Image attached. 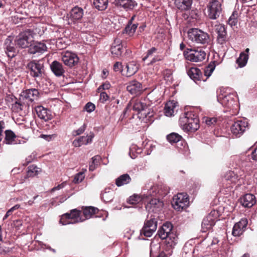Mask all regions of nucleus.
Returning <instances> with one entry per match:
<instances>
[{
	"mask_svg": "<svg viewBox=\"0 0 257 257\" xmlns=\"http://www.w3.org/2000/svg\"><path fill=\"white\" fill-rule=\"evenodd\" d=\"M27 67L30 70V74L34 78H41L44 72L43 64L40 61L33 60L30 62Z\"/></svg>",
	"mask_w": 257,
	"mask_h": 257,
	"instance_id": "16",
	"label": "nucleus"
},
{
	"mask_svg": "<svg viewBox=\"0 0 257 257\" xmlns=\"http://www.w3.org/2000/svg\"><path fill=\"white\" fill-rule=\"evenodd\" d=\"M157 216L156 217L155 215H151L149 218L148 216L144 225L140 231L141 234L146 237H151L157 229Z\"/></svg>",
	"mask_w": 257,
	"mask_h": 257,
	"instance_id": "9",
	"label": "nucleus"
},
{
	"mask_svg": "<svg viewBox=\"0 0 257 257\" xmlns=\"http://www.w3.org/2000/svg\"><path fill=\"white\" fill-rule=\"evenodd\" d=\"M131 181V178L128 174H124L120 175L115 180V184L118 187H120L124 185L129 183Z\"/></svg>",
	"mask_w": 257,
	"mask_h": 257,
	"instance_id": "38",
	"label": "nucleus"
},
{
	"mask_svg": "<svg viewBox=\"0 0 257 257\" xmlns=\"http://www.w3.org/2000/svg\"><path fill=\"white\" fill-rule=\"evenodd\" d=\"M95 108V105L91 102H88L85 106V109L88 112H91L94 110Z\"/></svg>",
	"mask_w": 257,
	"mask_h": 257,
	"instance_id": "57",
	"label": "nucleus"
},
{
	"mask_svg": "<svg viewBox=\"0 0 257 257\" xmlns=\"http://www.w3.org/2000/svg\"><path fill=\"white\" fill-rule=\"evenodd\" d=\"M187 74L195 82L197 81H205L201 70L196 67H191L187 71Z\"/></svg>",
	"mask_w": 257,
	"mask_h": 257,
	"instance_id": "25",
	"label": "nucleus"
},
{
	"mask_svg": "<svg viewBox=\"0 0 257 257\" xmlns=\"http://www.w3.org/2000/svg\"><path fill=\"white\" fill-rule=\"evenodd\" d=\"M138 26V24L137 23L131 25L127 24L124 29L123 30L122 33L126 34L130 37H132L135 33Z\"/></svg>",
	"mask_w": 257,
	"mask_h": 257,
	"instance_id": "41",
	"label": "nucleus"
},
{
	"mask_svg": "<svg viewBox=\"0 0 257 257\" xmlns=\"http://www.w3.org/2000/svg\"><path fill=\"white\" fill-rule=\"evenodd\" d=\"M62 60L65 65L72 67L78 63L79 58L76 54L66 51L62 54Z\"/></svg>",
	"mask_w": 257,
	"mask_h": 257,
	"instance_id": "18",
	"label": "nucleus"
},
{
	"mask_svg": "<svg viewBox=\"0 0 257 257\" xmlns=\"http://www.w3.org/2000/svg\"><path fill=\"white\" fill-rule=\"evenodd\" d=\"M240 202L245 207H251L256 202L255 197L252 194H246L240 198Z\"/></svg>",
	"mask_w": 257,
	"mask_h": 257,
	"instance_id": "32",
	"label": "nucleus"
},
{
	"mask_svg": "<svg viewBox=\"0 0 257 257\" xmlns=\"http://www.w3.org/2000/svg\"><path fill=\"white\" fill-rule=\"evenodd\" d=\"M157 49L155 47H152L148 50L147 52V55L143 58L144 61H146L147 59L150 56L152 55L154 53H156Z\"/></svg>",
	"mask_w": 257,
	"mask_h": 257,
	"instance_id": "55",
	"label": "nucleus"
},
{
	"mask_svg": "<svg viewBox=\"0 0 257 257\" xmlns=\"http://www.w3.org/2000/svg\"><path fill=\"white\" fill-rule=\"evenodd\" d=\"M193 0H175L176 7L181 11H187L191 8Z\"/></svg>",
	"mask_w": 257,
	"mask_h": 257,
	"instance_id": "35",
	"label": "nucleus"
},
{
	"mask_svg": "<svg viewBox=\"0 0 257 257\" xmlns=\"http://www.w3.org/2000/svg\"><path fill=\"white\" fill-rule=\"evenodd\" d=\"M11 251V249L8 247L1 246L0 247V253L2 254H6Z\"/></svg>",
	"mask_w": 257,
	"mask_h": 257,
	"instance_id": "60",
	"label": "nucleus"
},
{
	"mask_svg": "<svg viewBox=\"0 0 257 257\" xmlns=\"http://www.w3.org/2000/svg\"><path fill=\"white\" fill-rule=\"evenodd\" d=\"M83 15V9L77 6L75 7L67 15L66 20L68 24L73 26L76 30H80L81 28L79 26L78 24L81 23Z\"/></svg>",
	"mask_w": 257,
	"mask_h": 257,
	"instance_id": "7",
	"label": "nucleus"
},
{
	"mask_svg": "<svg viewBox=\"0 0 257 257\" xmlns=\"http://www.w3.org/2000/svg\"><path fill=\"white\" fill-rule=\"evenodd\" d=\"M94 7L99 11L105 10L108 6V0H93Z\"/></svg>",
	"mask_w": 257,
	"mask_h": 257,
	"instance_id": "43",
	"label": "nucleus"
},
{
	"mask_svg": "<svg viewBox=\"0 0 257 257\" xmlns=\"http://www.w3.org/2000/svg\"><path fill=\"white\" fill-rule=\"evenodd\" d=\"M126 69V73L125 74L127 77H130L135 74L138 70V66L134 62H132L127 64L125 66ZM124 75V74H123Z\"/></svg>",
	"mask_w": 257,
	"mask_h": 257,
	"instance_id": "40",
	"label": "nucleus"
},
{
	"mask_svg": "<svg viewBox=\"0 0 257 257\" xmlns=\"http://www.w3.org/2000/svg\"><path fill=\"white\" fill-rule=\"evenodd\" d=\"M65 184H66V183L63 182V183H61V184H59V185H57V186L53 187L52 189H51V191L52 192L56 190H60V189L64 188Z\"/></svg>",
	"mask_w": 257,
	"mask_h": 257,
	"instance_id": "61",
	"label": "nucleus"
},
{
	"mask_svg": "<svg viewBox=\"0 0 257 257\" xmlns=\"http://www.w3.org/2000/svg\"><path fill=\"white\" fill-rule=\"evenodd\" d=\"M141 200V199L140 198V196L136 195H134L130 197L127 202L130 204H136L137 202H139Z\"/></svg>",
	"mask_w": 257,
	"mask_h": 257,
	"instance_id": "53",
	"label": "nucleus"
},
{
	"mask_svg": "<svg viewBox=\"0 0 257 257\" xmlns=\"http://www.w3.org/2000/svg\"><path fill=\"white\" fill-rule=\"evenodd\" d=\"M127 90L132 95H137L143 90L142 85L137 80L130 81L126 87Z\"/></svg>",
	"mask_w": 257,
	"mask_h": 257,
	"instance_id": "24",
	"label": "nucleus"
},
{
	"mask_svg": "<svg viewBox=\"0 0 257 257\" xmlns=\"http://www.w3.org/2000/svg\"><path fill=\"white\" fill-rule=\"evenodd\" d=\"M35 111L38 116L41 119L48 121L52 118L51 111L41 105L36 106L35 107Z\"/></svg>",
	"mask_w": 257,
	"mask_h": 257,
	"instance_id": "26",
	"label": "nucleus"
},
{
	"mask_svg": "<svg viewBox=\"0 0 257 257\" xmlns=\"http://www.w3.org/2000/svg\"><path fill=\"white\" fill-rule=\"evenodd\" d=\"M142 152V148L138 147L136 145H133L130 147L129 154L131 158L134 159L137 157L138 155L140 154Z\"/></svg>",
	"mask_w": 257,
	"mask_h": 257,
	"instance_id": "45",
	"label": "nucleus"
},
{
	"mask_svg": "<svg viewBox=\"0 0 257 257\" xmlns=\"http://www.w3.org/2000/svg\"><path fill=\"white\" fill-rule=\"evenodd\" d=\"M39 92L35 88L28 89L23 91L20 95L25 100L27 105H29L30 102H33L35 99H37L39 97Z\"/></svg>",
	"mask_w": 257,
	"mask_h": 257,
	"instance_id": "20",
	"label": "nucleus"
},
{
	"mask_svg": "<svg viewBox=\"0 0 257 257\" xmlns=\"http://www.w3.org/2000/svg\"><path fill=\"white\" fill-rule=\"evenodd\" d=\"M245 177L243 170L239 171L238 172L229 171L224 175L223 183L225 184L227 188L232 187L236 184L239 186L243 182Z\"/></svg>",
	"mask_w": 257,
	"mask_h": 257,
	"instance_id": "5",
	"label": "nucleus"
},
{
	"mask_svg": "<svg viewBox=\"0 0 257 257\" xmlns=\"http://www.w3.org/2000/svg\"><path fill=\"white\" fill-rule=\"evenodd\" d=\"M200 111V107H192L183 114L180 118L179 122L183 130L194 132L199 128L198 113Z\"/></svg>",
	"mask_w": 257,
	"mask_h": 257,
	"instance_id": "1",
	"label": "nucleus"
},
{
	"mask_svg": "<svg viewBox=\"0 0 257 257\" xmlns=\"http://www.w3.org/2000/svg\"><path fill=\"white\" fill-rule=\"evenodd\" d=\"M248 221L246 218H243L236 223L232 228V234L234 236H239L245 231Z\"/></svg>",
	"mask_w": 257,
	"mask_h": 257,
	"instance_id": "23",
	"label": "nucleus"
},
{
	"mask_svg": "<svg viewBox=\"0 0 257 257\" xmlns=\"http://www.w3.org/2000/svg\"><path fill=\"white\" fill-rule=\"evenodd\" d=\"M80 211L76 209L72 210L70 213H66L62 215L59 221L60 223L63 225H65L82 222L83 220H81L80 218Z\"/></svg>",
	"mask_w": 257,
	"mask_h": 257,
	"instance_id": "14",
	"label": "nucleus"
},
{
	"mask_svg": "<svg viewBox=\"0 0 257 257\" xmlns=\"http://www.w3.org/2000/svg\"><path fill=\"white\" fill-rule=\"evenodd\" d=\"M110 86L111 85L109 82H105L99 86L97 88V92H101L104 90H108L110 88Z\"/></svg>",
	"mask_w": 257,
	"mask_h": 257,
	"instance_id": "54",
	"label": "nucleus"
},
{
	"mask_svg": "<svg viewBox=\"0 0 257 257\" xmlns=\"http://www.w3.org/2000/svg\"><path fill=\"white\" fill-rule=\"evenodd\" d=\"M146 99L136 100L133 104V110L138 112V118L146 123L154 121V112L151 111Z\"/></svg>",
	"mask_w": 257,
	"mask_h": 257,
	"instance_id": "3",
	"label": "nucleus"
},
{
	"mask_svg": "<svg viewBox=\"0 0 257 257\" xmlns=\"http://www.w3.org/2000/svg\"><path fill=\"white\" fill-rule=\"evenodd\" d=\"M238 14L237 11H233L231 15L228 20V24L231 27L235 26L238 22Z\"/></svg>",
	"mask_w": 257,
	"mask_h": 257,
	"instance_id": "47",
	"label": "nucleus"
},
{
	"mask_svg": "<svg viewBox=\"0 0 257 257\" xmlns=\"http://www.w3.org/2000/svg\"><path fill=\"white\" fill-rule=\"evenodd\" d=\"M113 70L115 72H122L123 69L122 68L121 63L119 62H116L113 65Z\"/></svg>",
	"mask_w": 257,
	"mask_h": 257,
	"instance_id": "56",
	"label": "nucleus"
},
{
	"mask_svg": "<svg viewBox=\"0 0 257 257\" xmlns=\"http://www.w3.org/2000/svg\"><path fill=\"white\" fill-rule=\"evenodd\" d=\"M187 34L188 39L194 45L204 46L210 42L209 35L201 29L191 28Z\"/></svg>",
	"mask_w": 257,
	"mask_h": 257,
	"instance_id": "4",
	"label": "nucleus"
},
{
	"mask_svg": "<svg viewBox=\"0 0 257 257\" xmlns=\"http://www.w3.org/2000/svg\"><path fill=\"white\" fill-rule=\"evenodd\" d=\"M84 179V173L83 172H79L75 176L73 182L75 183H79L82 182Z\"/></svg>",
	"mask_w": 257,
	"mask_h": 257,
	"instance_id": "51",
	"label": "nucleus"
},
{
	"mask_svg": "<svg viewBox=\"0 0 257 257\" xmlns=\"http://www.w3.org/2000/svg\"><path fill=\"white\" fill-rule=\"evenodd\" d=\"M38 168L36 166L32 165L28 167L27 171V177H33L38 174L39 172Z\"/></svg>",
	"mask_w": 257,
	"mask_h": 257,
	"instance_id": "49",
	"label": "nucleus"
},
{
	"mask_svg": "<svg viewBox=\"0 0 257 257\" xmlns=\"http://www.w3.org/2000/svg\"><path fill=\"white\" fill-rule=\"evenodd\" d=\"M86 128V124L84 123L83 125L80 127L78 130L74 131L73 132V135L74 136H76L83 134L85 131Z\"/></svg>",
	"mask_w": 257,
	"mask_h": 257,
	"instance_id": "52",
	"label": "nucleus"
},
{
	"mask_svg": "<svg viewBox=\"0 0 257 257\" xmlns=\"http://www.w3.org/2000/svg\"><path fill=\"white\" fill-rule=\"evenodd\" d=\"M38 243H39V244L40 245H41L42 247L44 246L45 247H46L47 249H48L49 250H50V251H52V252H53L54 253H55L56 252V250L54 248H52V247H51L49 245H47L44 243H43L42 241H38Z\"/></svg>",
	"mask_w": 257,
	"mask_h": 257,
	"instance_id": "62",
	"label": "nucleus"
},
{
	"mask_svg": "<svg viewBox=\"0 0 257 257\" xmlns=\"http://www.w3.org/2000/svg\"><path fill=\"white\" fill-rule=\"evenodd\" d=\"M207 16L211 20H216L221 14V4L218 0H211L207 5Z\"/></svg>",
	"mask_w": 257,
	"mask_h": 257,
	"instance_id": "11",
	"label": "nucleus"
},
{
	"mask_svg": "<svg viewBox=\"0 0 257 257\" xmlns=\"http://www.w3.org/2000/svg\"><path fill=\"white\" fill-rule=\"evenodd\" d=\"M115 2L118 6L123 8L126 11L133 10L138 5L135 0H115Z\"/></svg>",
	"mask_w": 257,
	"mask_h": 257,
	"instance_id": "31",
	"label": "nucleus"
},
{
	"mask_svg": "<svg viewBox=\"0 0 257 257\" xmlns=\"http://www.w3.org/2000/svg\"><path fill=\"white\" fill-rule=\"evenodd\" d=\"M146 189L144 190V193L141 195L142 199L148 198L150 196L152 197H164L169 192V187L165 184H160L151 186L149 189H147L146 192Z\"/></svg>",
	"mask_w": 257,
	"mask_h": 257,
	"instance_id": "8",
	"label": "nucleus"
},
{
	"mask_svg": "<svg viewBox=\"0 0 257 257\" xmlns=\"http://www.w3.org/2000/svg\"><path fill=\"white\" fill-rule=\"evenodd\" d=\"M99 92L100 93L99 100L101 102L104 103L108 99L109 96L105 92L101 91Z\"/></svg>",
	"mask_w": 257,
	"mask_h": 257,
	"instance_id": "58",
	"label": "nucleus"
},
{
	"mask_svg": "<svg viewBox=\"0 0 257 257\" xmlns=\"http://www.w3.org/2000/svg\"><path fill=\"white\" fill-rule=\"evenodd\" d=\"M167 139L169 143L173 144L180 141L182 137L177 133H172L167 136Z\"/></svg>",
	"mask_w": 257,
	"mask_h": 257,
	"instance_id": "46",
	"label": "nucleus"
},
{
	"mask_svg": "<svg viewBox=\"0 0 257 257\" xmlns=\"http://www.w3.org/2000/svg\"><path fill=\"white\" fill-rule=\"evenodd\" d=\"M110 50L113 57H118L121 56L122 52L121 40L118 38L115 39L112 44Z\"/></svg>",
	"mask_w": 257,
	"mask_h": 257,
	"instance_id": "30",
	"label": "nucleus"
},
{
	"mask_svg": "<svg viewBox=\"0 0 257 257\" xmlns=\"http://www.w3.org/2000/svg\"><path fill=\"white\" fill-rule=\"evenodd\" d=\"M184 55L187 60L198 62H201L205 59L206 53L201 49H188L184 51Z\"/></svg>",
	"mask_w": 257,
	"mask_h": 257,
	"instance_id": "10",
	"label": "nucleus"
},
{
	"mask_svg": "<svg viewBox=\"0 0 257 257\" xmlns=\"http://www.w3.org/2000/svg\"><path fill=\"white\" fill-rule=\"evenodd\" d=\"M50 68L53 73L57 77L63 76L65 73L63 65L57 61H54L51 64Z\"/></svg>",
	"mask_w": 257,
	"mask_h": 257,
	"instance_id": "33",
	"label": "nucleus"
},
{
	"mask_svg": "<svg viewBox=\"0 0 257 257\" xmlns=\"http://www.w3.org/2000/svg\"><path fill=\"white\" fill-rule=\"evenodd\" d=\"M248 129V123L245 119L236 120L230 127L232 135L236 138L240 137Z\"/></svg>",
	"mask_w": 257,
	"mask_h": 257,
	"instance_id": "13",
	"label": "nucleus"
},
{
	"mask_svg": "<svg viewBox=\"0 0 257 257\" xmlns=\"http://www.w3.org/2000/svg\"><path fill=\"white\" fill-rule=\"evenodd\" d=\"M236 94L235 93L224 92L217 96V101L223 106L231 108L237 104Z\"/></svg>",
	"mask_w": 257,
	"mask_h": 257,
	"instance_id": "12",
	"label": "nucleus"
},
{
	"mask_svg": "<svg viewBox=\"0 0 257 257\" xmlns=\"http://www.w3.org/2000/svg\"><path fill=\"white\" fill-rule=\"evenodd\" d=\"M216 67L215 62L213 61L210 62L207 66L205 67L204 70V77H205V79H207L209 77L213 71L214 70Z\"/></svg>",
	"mask_w": 257,
	"mask_h": 257,
	"instance_id": "44",
	"label": "nucleus"
},
{
	"mask_svg": "<svg viewBox=\"0 0 257 257\" xmlns=\"http://www.w3.org/2000/svg\"><path fill=\"white\" fill-rule=\"evenodd\" d=\"M163 205V202L159 199L153 198L146 205V209L149 213H158L162 210Z\"/></svg>",
	"mask_w": 257,
	"mask_h": 257,
	"instance_id": "19",
	"label": "nucleus"
},
{
	"mask_svg": "<svg viewBox=\"0 0 257 257\" xmlns=\"http://www.w3.org/2000/svg\"><path fill=\"white\" fill-rule=\"evenodd\" d=\"M98 209L94 207H86L83 210V214L85 216V219L82 220H85L90 218L92 215L96 213Z\"/></svg>",
	"mask_w": 257,
	"mask_h": 257,
	"instance_id": "42",
	"label": "nucleus"
},
{
	"mask_svg": "<svg viewBox=\"0 0 257 257\" xmlns=\"http://www.w3.org/2000/svg\"><path fill=\"white\" fill-rule=\"evenodd\" d=\"M114 192L110 188H106L102 193L101 198L105 202H110L114 198Z\"/></svg>",
	"mask_w": 257,
	"mask_h": 257,
	"instance_id": "36",
	"label": "nucleus"
},
{
	"mask_svg": "<svg viewBox=\"0 0 257 257\" xmlns=\"http://www.w3.org/2000/svg\"><path fill=\"white\" fill-rule=\"evenodd\" d=\"M4 48L8 57L12 58L16 56V49L11 37H9L6 39Z\"/></svg>",
	"mask_w": 257,
	"mask_h": 257,
	"instance_id": "28",
	"label": "nucleus"
},
{
	"mask_svg": "<svg viewBox=\"0 0 257 257\" xmlns=\"http://www.w3.org/2000/svg\"><path fill=\"white\" fill-rule=\"evenodd\" d=\"M189 199L187 194L178 193L173 197L172 205L175 210L180 211L187 206Z\"/></svg>",
	"mask_w": 257,
	"mask_h": 257,
	"instance_id": "17",
	"label": "nucleus"
},
{
	"mask_svg": "<svg viewBox=\"0 0 257 257\" xmlns=\"http://www.w3.org/2000/svg\"><path fill=\"white\" fill-rule=\"evenodd\" d=\"M216 118L215 117H206L204 118V121L208 125H211L212 124H214L216 122Z\"/></svg>",
	"mask_w": 257,
	"mask_h": 257,
	"instance_id": "59",
	"label": "nucleus"
},
{
	"mask_svg": "<svg viewBox=\"0 0 257 257\" xmlns=\"http://www.w3.org/2000/svg\"><path fill=\"white\" fill-rule=\"evenodd\" d=\"M20 207V205L16 204L15 206H14L13 207H12V208H11L6 212V214L5 215V216L3 217V220H6L8 217H9L10 216H11L13 214V212L14 211L18 209Z\"/></svg>",
	"mask_w": 257,
	"mask_h": 257,
	"instance_id": "50",
	"label": "nucleus"
},
{
	"mask_svg": "<svg viewBox=\"0 0 257 257\" xmlns=\"http://www.w3.org/2000/svg\"><path fill=\"white\" fill-rule=\"evenodd\" d=\"M16 138V135L12 131L8 130L5 131V140L6 144L9 145L17 144L15 141Z\"/></svg>",
	"mask_w": 257,
	"mask_h": 257,
	"instance_id": "37",
	"label": "nucleus"
},
{
	"mask_svg": "<svg viewBox=\"0 0 257 257\" xmlns=\"http://www.w3.org/2000/svg\"><path fill=\"white\" fill-rule=\"evenodd\" d=\"M47 50V47L45 44L41 42H36L34 45L32 44L29 47L28 53L31 54H43Z\"/></svg>",
	"mask_w": 257,
	"mask_h": 257,
	"instance_id": "29",
	"label": "nucleus"
},
{
	"mask_svg": "<svg viewBox=\"0 0 257 257\" xmlns=\"http://www.w3.org/2000/svg\"><path fill=\"white\" fill-rule=\"evenodd\" d=\"M215 30L217 34V43L222 45L225 44L227 41V32L225 26L221 24L216 25Z\"/></svg>",
	"mask_w": 257,
	"mask_h": 257,
	"instance_id": "21",
	"label": "nucleus"
},
{
	"mask_svg": "<svg viewBox=\"0 0 257 257\" xmlns=\"http://www.w3.org/2000/svg\"><path fill=\"white\" fill-rule=\"evenodd\" d=\"M5 128V122L3 121H0V142L3 139V132Z\"/></svg>",
	"mask_w": 257,
	"mask_h": 257,
	"instance_id": "63",
	"label": "nucleus"
},
{
	"mask_svg": "<svg viewBox=\"0 0 257 257\" xmlns=\"http://www.w3.org/2000/svg\"><path fill=\"white\" fill-rule=\"evenodd\" d=\"M219 216L217 211L212 210L202 220L201 229L202 232H205L210 229L214 225Z\"/></svg>",
	"mask_w": 257,
	"mask_h": 257,
	"instance_id": "15",
	"label": "nucleus"
},
{
	"mask_svg": "<svg viewBox=\"0 0 257 257\" xmlns=\"http://www.w3.org/2000/svg\"><path fill=\"white\" fill-rule=\"evenodd\" d=\"M157 234L162 239H165L168 247L173 248L177 244L178 237L176 231L173 229L172 224L166 222L159 228Z\"/></svg>",
	"mask_w": 257,
	"mask_h": 257,
	"instance_id": "2",
	"label": "nucleus"
},
{
	"mask_svg": "<svg viewBox=\"0 0 257 257\" xmlns=\"http://www.w3.org/2000/svg\"><path fill=\"white\" fill-rule=\"evenodd\" d=\"M100 159V157L99 156H95L93 157L92 158L91 162L89 164V170L91 171H94L96 167L98 165L99 161Z\"/></svg>",
	"mask_w": 257,
	"mask_h": 257,
	"instance_id": "48",
	"label": "nucleus"
},
{
	"mask_svg": "<svg viewBox=\"0 0 257 257\" xmlns=\"http://www.w3.org/2000/svg\"><path fill=\"white\" fill-rule=\"evenodd\" d=\"M251 157L252 160L257 161V148L254 149L251 154Z\"/></svg>",
	"mask_w": 257,
	"mask_h": 257,
	"instance_id": "64",
	"label": "nucleus"
},
{
	"mask_svg": "<svg viewBox=\"0 0 257 257\" xmlns=\"http://www.w3.org/2000/svg\"><path fill=\"white\" fill-rule=\"evenodd\" d=\"M10 99L13 103L12 104V110L14 112H19L24 109V107L28 106L26 102L20 96L17 98L14 95L10 96Z\"/></svg>",
	"mask_w": 257,
	"mask_h": 257,
	"instance_id": "22",
	"label": "nucleus"
},
{
	"mask_svg": "<svg viewBox=\"0 0 257 257\" xmlns=\"http://www.w3.org/2000/svg\"><path fill=\"white\" fill-rule=\"evenodd\" d=\"M36 35V33L31 29H27L22 32L16 38V45L21 48H29L34 42Z\"/></svg>",
	"mask_w": 257,
	"mask_h": 257,
	"instance_id": "6",
	"label": "nucleus"
},
{
	"mask_svg": "<svg viewBox=\"0 0 257 257\" xmlns=\"http://www.w3.org/2000/svg\"><path fill=\"white\" fill-rule=\"evenodd\" d=\"M94 137V134L91 132L90 133L89 135L81 136L76 139H75L73 141L72 144L75 147H79L83 145H87L92 143Z\"/></svg>",
	"mask_w": 257,
	"mask_h": 257,
	"instance_id": "27",
	"label": "nucleus"
},
{
	"mask_svg": "<svg viewBox=\"0 0 257 257\" xmlns=\"http://www.w3.org/2000/svg\"><path fill=\"white\" fill-rule=\"evenodd\" d=\"M249 48H246L245 51L241 52L239 57L237 59L236 62L240 68L245 66L248 60Z\"/></svg>",
	"mask_w": 257,
	"mask_h": 257,
	"instance_id": "34",
	"label": "nucleus"
},
{
	"mask_svg": "<svg viewBox=\"0 0 257 257\" xmlns=\"http://www.w3.org/2000/svg\"><path fill=\"white\" fill-rule=\"evenodd\" d=\"M176 107L175 103L174 101H169L166 103L164 108V113L167 116H172L174 112Z\"/></svg>",
	"mask_w": 257,
	"mask_h": 257,
	"instance_id": "39",
	"label": "nucleus"
}]
</instances>
